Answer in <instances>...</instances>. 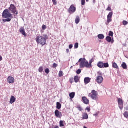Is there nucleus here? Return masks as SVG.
I'll return each mask as SVG.
<instances>
[{
    "instance_id": "nucleus-27",
    "label": "nucleus",
    "mask_w": 128,
    "mask_h": 128,
    "mask_svg": "<svg viewBox=\"0 0 128 128\" xmlns=\"http://www.w3.org/2000/svg\"><path fill=\"white\" fill-rule=\"evenodd\" d=\"M113 14H114L113 12H110L108 16V18H112Z\"/></svg>"
},
{
    "instance_id": "nucleus-20",
    "label": "nucleus",
    "mask_w": 128,
    "mask_h": 128,
    "mask_svg": "<svg viewBox=\"0 0 128 128\" xmlns=\"http://www.w3.org/2000/svg\"><path fill=\"white\" fill-rule=\"evenodd\" d=\"M112 66L114 68H116V70H118V64L116 62L112 63Z\"/></svg>"
},
{
    "instance_id": "nucleus-1",
    "label": "nucleus",
    "mask_w": 128,
    "mask_h": 128,
    "mask_svg": "<svg viewBox=\"0 0 128 128\" xmlns=\"http://www.w3.org/2000/svg\"><path fill=\"white\" fill-rule=\"evenodd\" d=\"M49 37L46 34H44L42 36L38 35L36 38L38 44H41L42 46L46 44V40H48Z\"/></svg>"
},
{
    "instance_id": "nucleus-19",
    "label": "nucleus",
    "mask_w": 128,
    "mask_h": 128,
    "mask_svg": "<svg viewBox=\"0 0 128 128\" xmlns=\"http://www.w3.org/2000/svg\"><path fill=\"white\" fill-rule=\"evenodd\" d=\"M6 19H3L2 22H12V18H5Z\"/></svg>"
},
{
    "instance_id": "nucleus-56",
    "label": "nucleus",
    "mask_w": 128,
    "mask_h": 128,
    "mask_svg": "<svg viewBox=\"0 0 128 128\" xmlns=\"http://www.w3.org/2000/svg\"><path fill=\"white\" fill-rule=\"evenodd\" d=\"M124 46H126V44H124Z\"/></svg>"
},
{
    "instance_id": "nucleus-2",
    "label": "nucleus",
    "mask_w": 128,
    "mask_h": 128,
    "mask_svg": "<svg viewBox=\"0 0 128 128\" xmlns=\"http://www.w3.org/2000/svg\"><path fill=\"white\" fill-rule=\"evenodd\" d=\"M78 62H80V68H88V62L86 61V58H80L78 60Z\"/></svg>"
},
{
    "instance_id": "nucleus-9",
    "label": "nucleus",
    "mask_w": 128,
    "mask_h": 128,
    "mask_svg": "<svg viewBox=\"0 0 128 128\" xmlns=\"http://www.w3.org/2000/svg\"><path fill=\"white\" fill-rule=\"evenodd\" d=\"M82 100L84 104H90V100L86 96L82 98Z\"/></svg>"
},
{
    "instance_id": "nucleus-28",
    "label": "nucleus",
    "mask_w": 128,
    "mask_h": 128,
    "mask_svg": "<svg viewBox=\"0 0 128 128\" xmlns=\"http://www.w3.org/2000/svg\"><path fill=\"white\" fill-rule=\"evenodd\" d=\"M60 128H62L64 126V121H60Z\"/></svg>"
},
{
    "instance_id": "nucleus-17",
    "label": "nucleus",
    "mask_w": 128,
    "mask_h": 128,
    "mask_svg": "<svg viewBox=\"0 0 128 128\" xmlns=\"http://www.w3.org/2000/svg\"><path fill=\"white\" fill-rule=\"evenodd\" d=\"M80 16H76L75 20L76 24H80Z\"/></svg>"
},
{
    "instance_id": "nucleus-34",
    "label": "nucleus",
    "mask_w": 128,
    "mask_h": 128,
    "mask_svg": "<svg viewBox=\"0 0 128 128\" xmlns=\"http://www.w3.org/2000/svg\"><path fill=\"white\" fill-rule=\"evenodd\" d=\"M50 69L48 68H46V70H45V72L46 74H50Z\"/></svg>"
},
{
    "instance_id": "nucleus-31",
    "label": "nucleus",
    "mask_w": 128,
    "mask_h": 128,
    "mask_svg": "<svg viewBox=\"0 0 128 128\" xmlns=\"http://www.w3.org/2000/svg\"><path fill=\"white\" fill-rule=\"evenodd\" d=\"M109 36H112V38H114V32L112 31H110L108 34Z\"/></svg>"
},
{
    "instance_id": "nucleus-14",
    "label": "nucleus",
    "mask_w": 128,
    "mask_h": 128,
    "mask_svg": "<svg viewBox=\"0 0 128 128\" xmlns=\"http://www.w3.org/2000/svg\"><path fill=\"white\" fill-rule=\"evenodd\" d=\"M91 80L92 79L88 77L84 78V82L85 84H90V82Z\"/></svg>"
},
{
    "instance_id": "nucleus-44",
    "label": "nucleus",
    "mask_w": 128,
    "mask_h": 128,
    "mask_svg": "<svg viewBox=\"0 0 128 128\" xmlns=\"http://www.w3.org/2000/svg\"><path fill=\"white\" fill-rule=\"evenodd\" d=\"M70 84L74 83V78H70Z\"/></svg>"
},
{
    "instance_id": "nucleus-39",
    "label": "nucleus",
    "mask_w": 128,
    "mask_h": 128,
    "mask_svg": "<svg viewBox=\"0 0 128 128\" xmlns=\"http://www.w3.org/2000/svg\"><path fill=\"white\" fill-rule=\"evenodd\" d=\"M122 24H123L124 26H127V24H128V22H126V20H124L122 22Z\"/></svg>"
},
{
    "instance_id": "nucleus-22",
    "label": "nucleus",
    "mask_w": 128,
    "mask_h": 128,
    "mask_svg": "<svg viewBox=\"0 0 128 128\" xmlns=\"http://www.w3.org/2000/svg\"><path fill=\"white\" fill-rule=\"evenodd\" d=\"M98 36L99 40H104V35L103 34H99Z\"/></svg>"
},
{
    "instance_id": "nucleus-3",
    "label": "nucleus",
    "mask_w": 128,
    "mask_h": 128,
    "mask_svg": "<svg viewBox=\"0 0 128 128\" xmlns=\"http://www.w3.org/2000/svg\"><path fill=\"white\" fill-rule=\"evenodd\" d=\"M2 16L4 18H14L12 14L10 12V10L8 9L4 11Z\"/></svg>"
},
{
    "instance_id": "nucleus-16",
    "label": "nucleus",
    "mask_w": 128,
    "mask_h": 128,
    "mask_svg": "<svg viewBox=\"0 0 128 128\" xmlns=\"http://www.w3.org/2000/svg\"><path fill=\"white\" fill-rule=\"evenodd\" d=\"M16 98L14 96H12L10 100V104H14V102H16Z\"/></svg>"
},
{
    "instance_id": "nucleus-10",
    "label": "nucleus",
    "mask_w": 128,
    "mask_h": 128,
    "mask_svg": "<svg viewBox=\"0 0 128 128\" xmlns=\"http://www.w3.org/2000/svg\"><path fill=\"white\" fill-rule=\"evenodd\" d=\"M96 82L98 84H102V82H104V78L102 76H98L96 78Z\"/></svg>"
},
{
    "instance_id": "nucleus-12",
    "label": "nucleus",
    "mask_w": 128,
    "mask_h": 128,
    "mask_svg": "<svg viewBox=\"0 0 128 128\" xmlns=\"http://www.w3.org/2000/svg\"><path fill=\"white\" fill-rule=\"evenodd\" d=\"M106 40L108 42H112V44H114V38H112V37L110 36H108L106 38Z\"/></svg>"
},
{
    "instance_id": "nucleus-55",
    "label": "nucleus",
    "mask_w": 128,
    "mask_h": 128,
    "mask_svg": "<svg viewBox=\"0 0 128 128\" xmlns=\"http://www.w3.org/2000/svg\"><path fill=\"white\" fill-rule=\"evenodd\" d=\"M84 128H86V126H84Z\"/></svg>"
},
{
    "instance_id": "nucleus-42",
    "label": "nucleus",
    "mask_w": 128,
    "mask_h": 128,
    "mask_svg": "<svg viewBox=\"0 0 128 128\" xmlns=\"http://www.w3.org/2000/svg\"><path fill=\"white\" fill-rule=\"evenodd\" d=\"M82 6H84L86 4V0H82Z\"/></svg>"
},
{
    "instance_id": "nucleus-8",
    "label": "nucleus",
    "mask_w": 128,
    "mask_h": 128,
    "mask_svg": "<svg viewBox=\"0 0 128 128\" xmlns=\"http://www.w3.org/2000/svg\"><path fill=\"white\" fill-rule=\"evenodd\" d=\"M118 104L120 110H122L124 108V102L122 101V100L121 98L118 99Z\"/></svg>"
},
{
    "instance_id": "nucleus-11",
    "label": "nucleus",
    "mask_w": 128,
    "mask_h": 128,
    "mask_svg": "<svg viewBox=\"0 0 128 128\" xmlns=\"http://www.w3.org/2000/svg\"><path fill=\"white\" fill-rule=\"evenodd\" d=\"M7 80L10 84H14V78L12 76L8 77Z\"/></svg>"
},
{
    "instance_id": "nucleus-18",
    "label": "nucleus",
    "mask_w": 128,
    "mask_h": 128,
    "mask_svg": "<svg viewBox=\"0 0 128 128\" xmlns=\"http://www.w3.org/2000/svg\"><path fill=\"white\" fill-rule=\"evenodd\" d=\"M56 108L58 110H60L62 108V104L60 102H56Z\"/></svg>"
},
{
    "instance_id": "nucleus-43",
    "label": "nucleus",
    "mask_w": 128,
    "mask_h": 128,
    "mask_svg": "<svg viewBox=\"0 0 128 128\" xmlns=\"http://www.w3.org/2000/svg\"><path fill=\"white\" fill-rule=\"evenodd\" d=\"M52 68H58V64H56V63H54V64H53V66H52Z\"/></svg>"
},
{
    "instance_id": "nucleus-29",
    "label": "nucleus",
    "mask_w": 128,
    "mask_h": 128,
    "mask_svg": "<svg viewBox=\"0 0 128 128\" xmlns=\"http://www.w3.org/2000/svg\"><path fill=\"white\" fill-rule=\"evenodd\" d=\"M39 72H44V67L40 66L38 69Z\"/></svg>"
},
{
    "instance_id": "nucleus-45",
    "label": "nucleus",
    "mask_w": 128,
    "mask_h": 128,
    "mask_svg": "<svg viewBox=\"0 0 128 128\" xmlns=\"http://www.w3.org/2000/svg\"><path fill=\"white\" fill-rule=\"evenodd\" d=\"M106 10H108L109 12H112V8L108 6L107 9Z\"/></svg>"
},
{
    "instance_id": "nucleus-47",
    "label": "nucleus",
    "mask_w": 128,
    "mask_h": 128,
    "mask_svg": "<svg viewBox=\"0 0 128 128\" xmlns=\"http://www.w3.org/2000/svg\"><path fill=\"white\" fill-rule=\"evenodd\" d=\"M98 112L96 113V114H94V116H98Z\"/></svg>"
},
{
    "instance_id": "nucleus-48",
    "label": "nucleus",
    "mask_w": 128,
    "mask_h": 128,
    "mask_svg": "<svg viewBox=\"0 0 128 128\" xmlns=\"http://www.w3.org/2000/svg\"><path fill=\"white\" fill-rule=\"evenodd\" d=\"M86 110H88V112H90V108H86Z\"/></svg>"
},
{
    "instance_id": "nucleus-25",
    "label": "nucleus",
    "mask_w": 128,
    "mask_h": 128,
    "mask_svg": "<svg viewBox=\"0 0 128 128\" xmlns=\"http://www.w3.org/2000/svg\"><path fill=\"white\" fill-rule=\"evenodd\" d=\"M88 115L87 113H85L83 115V120H88Z\"/></svg>"
},
{
    "instance_id": "nucleus-49",
    "label": "nucleus",
    "mask_w": 128,
    "mask_h": 128,
    "mask_svg": "<svg viewBox=\"0 0 128 128\" xmlns=\"http://www.w3.org/2000/svg\"><path fill=\"white\" fill-rule=\"evenodd\" d=\"M98 74H99V76H102V73L101 72H98Z\"/></svg>"
},
{
    "instance_id": "nucleus-13",
    "label": "nucleus",
    "mask_w": 128,
    "mask_h": 128,
    "mask_svg": "<svg viewBox=\"0 0 128 128\" xmlns=\"http://www.w3.org/2000/svg\"><path fill=\"white\" fill-rule=\"evenodd\" d=\"M20 32L24 36L26 37V30H24V28L22 27L20 29Z\"/></svg>"
},
{
    "instance_id": "nucleus-4",
    "label": "nucleus",
    "mask_w": 128,
    "mask_h": 128,
    "mask_svg": "<svg viewBox=\"0 0 128 128\" xmlns=\"http://www.w3.org/2000/svg\"><path fill=\"white\" fill-rule=\"evenodd\" d=\"M8 10L10 12H12V14H14V16H16L18 14V10H16V6H14V4H11L10 5V7L8 8Z\"/></svg>"
},
{
    "instance_id": "nucleus-37",
    "label": "nucleus",
    "mask_w": 128,
    "mask_h": 128,
    "mask_svg": "<svg viewBox=\"0 0 128 128\" xmlns=\"http://www.w3.org/2000/svg\"><path fill=\"white\" fill-rule=\"evenodd\" d=\"M76 74H82V70L78 69V70L76 71Z\"/></svg>"
},
{
    "instance_id": "nucleus-35",
    "label": "nucleus",
    "mask_w": 128,
    "mask_h": 128,
    "mask_svg": "<svg viewBox=\"0 0 128 128\" xmlns=\"http://www.w3.org/2000/svg\"><path fill=\"white\" fill-rule=\"evenodd\" d=\"M92 61L90 60V64L88 63V68H92Z\"/></svg>"
},
{
    "instance_id": "nucleus-51",
    "label": "nucleus",
    "mask_w": 128,
    "mask_h": 128,
    "mask_svg": "<svg viewBox=\"0 0 128 128\" xmlns=\"http://www.w3.org/2000/svg\"><path fill=\"white\" fill-rule=\"evenodd\" d=\"M66 52H67V54H68V52H70V50L67 49L66 50Z\"/></svg>"
},
{
    "instance_id": "nucleus-46",
    "label": "nucleus",
    "mask_w": 128,
    "mask_h": 128,
    "mask_svg": "<svg viewBox=\"0 0 128 128\" xmlns=\"http://www.w3.org/2000/svg\"><path fill=\"white\" fill-rule=\"evenodd\" d=\"M73 47H74V46H72V44H70V45L69 46V48H70V50H72V48Z\"/></svg>"
},
{
    "instance_id": "nucleus-40",
    "label": "nucleus",
    "mask_w": 128,
    "mask_h": 128,
    "mask_svg": "<svg viewBox=\"0 0 128 128\" xmlns=\"http://www.w3.org/2000/svg\"><path fill=\"white\" fill-rule=\"evenodd\" d=\"M42 29L43 30H46V25H43L42 26Z\"/></svg>"
},
{
    "instance_id": "nucleus-54",
    "label": "nucleus",
    "mask_w": 128,
    "mask_h": 128,
    "mask_svg": "<svg viewBox=\"0 0 128 128\" xmlns=\"http://www.w3.org/2000/svg\"><path fill=\"white\" fill-rule=\"evenodd\" d=\"M90 0H86V2H88Z\"/></svg>"
},
{
    "instance_id": "nucleus-5",
    "label": "nucleus",
    "mask_w": 128,
    "mask_h": 128,
    "mask_svg": "<svg viewBox=\"0 0 128 128\" xmlns=\"http://www.w3.org/2000/svg\"><path fill=\"white\" fill-rule=\"evenodd\" d=\"M97 66L98 68H106L110 67V64L108 62L104 63V62H100L97 64Z\"/></svg>"
},
{
    "instance_id": "nucleus-6",
    "label": "nucleus",
    "mask_w": 128,
    "mask_h": 128,
    "mask_svg": "<svg viewBox=\"0 0 128 128\" xmlns=\"http://www.w3.org/2000/svg\"><path fill=\"white\" fill-rule=\"evenodd\" d=\"M54 114L58 118H62V112L58 110H56Z\"/></svg>"
},
{
    "instance_id": "nucleus-38",
    "label": "nucleus",
    "mask_w": 128,
    "mask_h": 128,
    "mask_svg": "<svg viewBox=\"0 0 128 128\" xmlns=\"http://www.w3.org/2000/svg\"><path fill=\"white\" fill-rule=\"evenodd\" d=\"M74 48L75 49L78 48V43L76 42V43L75 44Z\"/></svg>"
},
{
    "instance_id": "nucleus-33",
    "label": "nucleus",
    "mask_w": 128,
    "mask_h": 128,
    "mask_svg": "<svg viewBox=\"0 0 128 128\" xmlns=\"http://www.w3.org/2000/svg\"><path fill=\"white\" fill-rule=\"evenodd\" d=\"M124 118H128V112H126L124 114Z\"/></svg>"
},
{
    "instance_id": "nucleus-15",
    "label": "nucleus",
    "mask_w": 128,
    "mask_h": 128,
    "mask_svg": "<svg viewBox=\"0 0 128 128\" xmlns=\"http://www.w3.org/2000/svg\"><path fill=\"white\" fill-rule=\"evenodd\" d=\"M88 96H90L94 100H98L97 95H92V93L89 94Z\"/></svg>"
},
{
    "instance_id": "nucleus-30",
    "label": "nucleus",
    "mask_w": 128,
    "mask_h": 128,
    "mask_svg": "<svg viewBox=\"0 0 128 128\" xmlns=\"http://www.w3.org/2000/svg\"><path fill=\"white\" fill-rule=\"evenodd\" d=\"M77 108H78V110H80V112H82V110H84L82 106H80V105L78 106L77 107Z\"/></svg>"
},
{
    "instance_id": "nucleus-36",
    "label": "nucleus",
    "mask_w": 128,
    "mask_h": 128,
    "mask_svg": "<svg viewBox=\"0 0 128 128\" xmlns=\"http://www.w3.org/2000/svg\"><path fill=\"white\" fill-rule=\"evenodd\" d=\"M112 18H108L107 22H108V24H110V22H112Z\"/></svg>"
},
{
    "instance_id": "nucleus-52",
    "label": "nucleus",
    "mask_w": 128,
    "mask_h": 128,
    "mask_svg": "<svg viewBox=\"0 0 128 128\" xmlns=\"http://www.w3.org/2000/svg\"><path fill=\"white\" fill-rule=\"evenodd\" d=\"M125 110H128V106L125 108Z\"/></svg>"
},
{
    "instance_id": "nucleus-24",
    "label": "nucleus",
    "mask_w": 128,
    "mask_h": 128,
    "mask_svg": "<svg viewBox=\"0 0 128 128\" xmlns=\"http://www.w3.org/2000/svg\"><path fill=\"white\" fill-rule=\"evenodd\" d=\"M74 80L76 84H78V82H80V78H78V76H76L74 78Z\"/></svg>"
},
{
    "instance_id": "nucleus-32",
    "label": "nucleus",
    "mask_w": 128,
    "mask_h": 128,
    "mask_svg": "<svg viewBox=\"0 0 128 128\" xmlns=\"http://www.w3.org/2000/svg\"><path fill=\"white\" fill-rule=\"evenodd\" d=\"M64 72H62V71H60L59 72V74H58V76L59 78H62V76H64Z\"/></svg>"
},
{
    "instance_id": "nucleus-41",
    "label": "nucleus",
    "mask_w": 128,
    "mask_h": 128,
    "mask_svg": "<svg viewBox=\"0 0 128 128\" xmlns=\"http://www.w3.org/2000/svg\"><path fill=\"white\" fill-rule=\"evenodd\" d=\"M52 2H54V6H56V4H58V2H56V0H52Z\"/></svg>"
},
{
    "instance_id": "nucleus-53",
    "label": "nucleus",
    "mask_w": 128,
    "mask_h": 128,
    "mask_svg": "<svg viewBox=\"0 0 128 128\" xmlns=\"http://www.w3.org/2000/svg\"><path fill=\"white\" fill-rule=\"evenodd\" d=\"M90 62H94V58H92L91 60H90Z\"/></svg>"
},
{
    "instance_id": "nucleus-50",
    "label": "nucleus",
    "mask_w": 128,
    "mask_h": 128,
    "mask_svg": "<svg viewBox=\"0 0 128 128\" xmlns=\"http://www.w3.org/2000/svg\"><path fill=\"white\" fill-rule=\"evenodd\" d=\"M2 56H0V62H2Z\"/></svg>"
},
{
    "instance_id": "nucleus-26",
    "label": "nucleus",
    "mask_w": 128,
    "mask_h": 128,
    "mask_svg": "<svg viewBox=\"0 0 128 128\" xmlns=\"http://www.w3.org/2000/svg\"><path fill=\"white\" fill-rule=\"evenodd\" d=\"M92 96H98V92L95 90H92Z\"/></svg>"
},
{
    "instance_id": "nucleus-23",
    "label": "nucleus",
    "mask_w": 128,
    "mask_h": 128,
    "mask_svg": "<svg viewBox=\"0 0 128 128\" xmlns=\"http://www.w3.org/2000/svg\"><path fill=\"white\" fill-rule=\"evenodd\" d=\"M74 96H76V92H72L70 94V98H74Z\"/></svg>"
},
{
    "instance_id": "nucleus-7",
    "label": "nucleus",
    "mask_w": 128,
    "mask_h": 128,
    "mask_svg": "<svg viewBox=\"0 0 128 128\" xmlns=\"http://www.w3.org/2000/svg\"><path fill=\"white\" fill-rule=\"evenodd\" d=\"M76 8L74 5H72L68 9V12L72 14L76 12Z\"/></svg>"
},
{
    "instance_id": "nucleus-21",
    "label": "nucleus",
    "mask_w": 128,
    "mask_h": 128,
    "mask_svg": "<svg viewBox=\"0 0 128 128\" xmlns=\"http://www.w3.org/2000/svg\"><path fill=\"white\" fill-rule=\"evenodd\" d=\"M122 66L124 70H128V66L126 65V62H123Z\"/></svg>"
}]
</instances>
